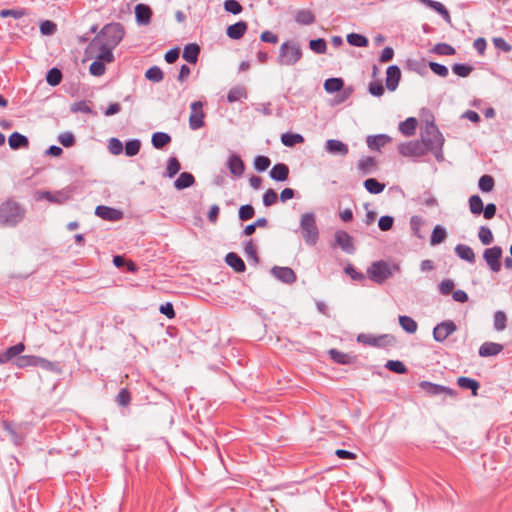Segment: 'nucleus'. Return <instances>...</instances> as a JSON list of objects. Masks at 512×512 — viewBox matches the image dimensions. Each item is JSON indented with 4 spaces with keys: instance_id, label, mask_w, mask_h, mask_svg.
Returning <instances> with one entry per match:
<instances>
[{
    "instance_id": "nucleus-1",
    "label": "nucleus",
    "mask_w": 512,
    "mask_h": 512,
    "mask_svg": "<svg viewBox=\"0 0 512 512\" xmlns=\"http://www.w3.org/2000/svg\"><path fill=\"white\" fill-rule=\"evenodd\" d=\"M444 142L441 130H420L419 139L399 143L397 151L401 156L410 158L414 162L430 152L437 162H442L444 161Z\"/></svg>"
},
{
    "instance_id": "nucleus-2",
    "label": "nucleus",
    "mask_w": 512,
    "mask_h": 512,
    "mask_svg": "<svg viewBox=\"0 0 512 512\" xmlns=\"http://www.w3.org/2000/svg\"><path fill=\"white\" fill-rule=\"evenodd\" d=\"M123 36L124 30L119 23L105 25L88 44V53L95 56V53L100 51L102 59L111 63L114 60L112 50L119 44Z\"/></svg>"
},
{
    "instance_id": "nucleus-3",
    "label": "nucleus",
    "mask_w": 512,
    "mask_h": 512,
    "mask_svg": "<svg viewBox=\"0 0 512 512\" xmlns=\"http://www.w3.org/2000/svg\"><path fill=\"white\" fill-rule=\"evenodd\" d=\"M26 213L24 205L8 198L0 204V227H16L25 219Z\"/></svg>"
},
{
    "instance_id": "nucleus-4",
    "label": "nucleus",
    "mask_w": 512,
    "mask_h": 512,
    "mask_svg": "<svg viewBox=\"0 0 512 512\" xmlns=\"http://www.w3.org/2000/svg\"><path fill=\"white\" fill-rule=\"evenodd\" d=\"M399 271V265H390L385 260H378L372 262L371 265L367 268V276L371 281L377 284H383L386 280L393 276L394 272Z\"/></svg>"
},
{
    "instance_id": "nucleus-5",
    "label": "nucleus",
    "mask_w": 512,
    "mask_h": 512,
    "mask_svg": "<svg viewBox=\"0 0 512 512\" xmlns=\"http://www.w3.org/2000/svg\"><path fill=\"white\" fill-rule=\"evenodd\" d=\"M300 229L305 243L315 246L319 240V229L313 212H307L301 216Z\"/></svg>"
},
{
    "instance_id": "nucleus-6",
    "label": "nucleus",
    "mask_w": 512,
    "mask_h": 512,
    "mask_svg": "<svg viewBox=\"0 0 512 512\" xmlns=\"http://www.w3.org/2000/svg\"><path fill=\"white\" fill-rule=\"evenodd\" d=\"M301 56L302 51L298 44L286 42L280 47L278 62L280 65L291 66L296 64Z\"/></svg>"
},
{
    "instance_id": "nucleus-7",
    "label": "nucleus",
    "mask_w": 512,
    "mask_h": 512,
    "mask_svg": "<svg viewBox=\"0 0 512 512\" xmlns=\"http://www.w3.org/2000/svg\"><path fill=\"white\" fill-rule=\"evenodd\" d=\"M356 340H357V342H359L363 345H368V346H373V347H378V348H385L388 346H392L396 342L395 337L391 334H382V335L376 336L373 334L360 333L357 336Z\"/></svg>"
},
{
    "instance_id": "nucleus-8",
    "label": "nucleus",
    "mask_w": 512,
    "mask_h": 512,
    "mask_svg": "<svg viewBox=\"0 0 512 512\" xmlns=\"http://www.w3.org/2000/svg\"><path fill=\"white\" fill-rule=\"evenodd\" d=\"M419 387L428 396L445 395V396H448V397H451V398H456L457 395H458L456 390H454V389H452V388H450L448 386L436 384V383H433V382H430V381H426V380L421 381L419 383Z\"/></svg>"
},
{
    "instance_id": "nucleus-9",
    "label": "nucleus",
    "mask_w": 512,
    "mask_h": 512,
    "mask_svg": "<svg viewBox=\"0 0 512 512\" xmlns=\"http://www.w3.org/2000/svg\"><path fill=\"white\" fill-rule=\"evenodd\" d=\"M501 257H502V248L500 246H493L491 248H487L483 252V258L486 261L492 272H499L501 270Z\"/></svg>"
},
{
    "instance_id": "nucleus-10",
    "label": "nucleus",
    "mask_w": 512,
    "mask_h": 512,
    "mask_svg": "<svg viewBox=\"0 0 512 512\" xmlns=\"http://www.w3.org/2000/svg\"><path fill=\"white\" fill-rule=\"evenodd\" d=\"M456 330L457 326L454 321L445 320L434 327L433 338L436 342L442 343Z\"/></svg>"
},
{
    "instance_id": "nucleus-11",
    "label": "nucleus",
    "mask_w": 512,
    "mask_h": 512,
    "mask_svg": "<svg viewBox=\"0 0 512 512\" xmlns=\"http://www.w3.org/2000/svg\"><path fill=\"white\" fill-rule=\"evenodd\" d=\"M102 54L100 51L96 52L95 53V56H92L88 53V47L85 49V55H84V59L83 61H86V60H93L92 63L90 64V67H89V72L93 75V76H96V77H99V76H102L105 71H106V67H105V64L108 63L107 60L105 59H102V57H100Z\"/></svg>"
},
{
    "instance_id": "nucleus-12",
    "label": "nucleus",
    "mask_w": 512,
    "mask_h": 512,
    "mask_svg": "<svg viewBox=\"0 0 512 512\" xmlns=\"http://www.w3.org/2000/svg\"><path fill=\"white\" fill-rule=\"evenodd\" d=\"M69 196L62 192V191H57L55 193H52L50 191H36L35 192V195H34V199L36 201H41V200H47L51 203H55V204H63L64 202H66L68 200Z\"/></svg>"
},
{
    "instance_id": "nucleus-13",
    "label": "nucleus",
    "mask_w": 512,
    "mask_h": 512,
    "mask_svg": "<svg viewBox=\"0 0 512 512\" xmlns=\"http://www.w3.org/2000/svg\"><path fill=\"white\" fill-rule=\"evenodd\" d=\"M335 242L344 252L348 254H353L355 252L353 238L348 232L344 230L336 231Z\"/></svg>"
},
{
    "instance_id": "nucleus-14",
    "label": "nucleus",
    "mask_w": 512,
    "mask_h": 512,
    "mask_svg": "<svg viewBox=\"0 0 512 512\" xmlns=\"http://www.w3.org/2000/svg\"><path fill=\"white\" fill-rule=\"evenodd\" d=\"M205 114L203 112V105L200 101L191 104V113L189 116V123L191 128H200L204 125Z\"/></svg>"
},
{
    "instance_id": "nucleus-15",
    "label": "nucleus",
    "mask_w": 512,
    "mask_h": 512,
    "mask_svg": "<svg viewBox=\"0 0 512 512\" xmlns=\"http://www.w3.org/2000/svg\"><path fill=\"white\" fill-rule=\"evenodd\" d=\"M271 274L285 284H292L297 280L296 273L290 267L274 266Z\"/></svg>"
},
{
    "instance_id": "nucleus-16",
    "label": "nucleus",
    "mask_w": 512,
    "mask_h": 512,
    "mask_svg": "<svg viewBox=\"0 0 512 512\" xmlns=\"http://www.w3.org/2000/svg\"><path fill=\"white\" fill-rule=\"evenodd\" d=\"M95 214L107 221H119L123 218V212L121 210L104 205L97 206Z\"/></svg>"
},
{
    "instance_id": "nucleus-17",
    "label": "nucleus",
    "mask_w": 512,
    "mask_h": 512,
    "mask_svg": "<svg viewBox=\"0 0 512 512\" xmlns=\"http://www.w3.org/2000/svg\"><path fill=\"white\" fill-rule=\"evenodd\" d=\"M25 350V345L22 342L8 347L4 352L0 353V364H6L12 359H16Z\"/></svg>"
},
{
    "instance_id": "nucleus-18",
    "label": "nucleus",
    "mask_w": 512,
    "mask_h": 512,
    "mask_svg": "<svg viewBox=\"0 0 512 512\" xmlns=\"http://www.w3.org/2000/svg\"><path fill=\"white\" fill-rule=\"evenodd\" d=\"M328 355L335 363L341 364V365L354 364L357 360V357L355 355L341 352L335 348L330 349L328 351Z\"/></svg>"
},
{
    "instance_id": "nucleus-19",
    "label": "nucleus",
    "mask_w": 512,
    "mask_h": 512,
    "mask_svg": "<svg viewBox=\"0 0 512 512\" xmlns=\"http://www.w3.org/2000/svg\"><path fill=\"white\" fill-rule=\"evenodd\" d=\"M326 151L333 155L345 156L349 152L348 146L340 140L329 139L325 144Z\"/></svg>"
},
{
    "instance_id": "nucleus-20",
    "label": "nucleus",
    "mask_w": 512,
    "mask_h": 512,
    "mask_svg": "<svg viewBox=\"0 0 512 512\" xmlns=\"http://www.w3.org/2000/svg\"><path fill=\"white\" fill-rule=\"evenodd\" d=\"M503 350V345L495 342H484L478 350L480 357L496 356Z\"/></svg>"
},
{
    "instance_id": "nucleus-21",
    "label": "nucleus",
    "mask_w": 512,
    "mask_h": 512,
    "mask_svg": "<svg viewBox=\"0 0 512 512\" xmlns=\"http://www.w3.org/2000/svg\"><path fill=\"white\" fill-rule=\"evenodd\" d=\"M225 262L237 273H243L246 270V265L243 259L235 252H229L226 254Z\"/></svg>"
},
{
    "instance_id": "nucleus-22",
    "label": "nucleus",
    "mask_w": 512,
    "mask_h": 512,
    "mask_svg": "<svg viewBox=\"0 0 512 512\" xmlns=\"http://www.w3.org/2000/svg\"><path fill=\"white\" fill-rule=\"evenodd\" d=\"M8 144L12 150L27 149L29 147V140L25 135L15 131L9 136Z\"/></svg>"
},
{
    "instance_id": "nucleus-23",
    "label": "nucleus",
    "mask_w": 512,
    "mask_h": 512,
    "mask_svg": "<svg viewBox=\"0 0 512 512\" xmlns=\"http://www.w3.org/2000/svg\"><path fill=\"white\" fill-rule=\"evenodd\" d=\"M377 167V161L372 156H363L359 159L357 168L363 175L371 174Z\"/></svg>"
},
{
    "instance_id": "nucleus-24",
    "label": "nucleus",
    "mask_w": 512,
    "mask_h": 512,
    "mask_svg": "<svg viewBox=\"0 0 512 512\" xmlns=\"http://www.w3.org/2000/svg\"><path fill=\"white\" fill-rule=\"evenodd\" d=\"M228 169L231 174L236 177L242 176L245 170V165L243 160L238 155H231L227 162Z\"/></svg>"
},
{
    "instance_id": "nucleus-25",
    "label": "nucleus",
    "mask_w": 512,
    "mask_h": 512,
    "mask_svg": "<svg viewBox=\"0 0 512 512\" xmlns=\"http://www.w3.org/2000/svg\"><path fill=\"white\" fill-rule=\"evenodd\" d=\"M289 167L285 163H277L270 170V177L274 181L284 182L288 179Z\"/></svg>"
},
{
    "instance_id": "nucleus-26",
    "label": "nucleus",
    "mask_w": 512,
    "mask_h": 512,
    "mask_svg": "<svg viewBox=\"0 0 512 512\" xmlns=\"http://www.w3.org/2000/svg\"><path fill=\"white\" fill-rule=\"evenodd\" d=\"M401 77V71L397 66H390L386 71V86L389 90L396 89Z\"/></svg>"
},
{
    "instance_id": "nucleus-27",
    "label": "nucleus",
    "mask_w": 512,
    "mask_h": 512,
    "mask_svg": "<svg viewBox=\"0 0 512 512\" xmlns=\"http://www.w3.org/2000/svg\"><path fill=\"white\" fill-rule=\"evenodd\" d=\"M36 367H40L45 371H49L58 375L62 373V367L60 362L50 361L40 356L37 357Z\"/></svg>"
},
{
    "instance_id": "nucleus-28",
    "label": "nucleus",
    "mask_w": 512,
    "mask_h": 512,
    "mask_svg": "<svg viewBox=\"0 0 512 512\" xmlns=\"http://www.w3.org/2000/svg\"><path fill=\"white\" fill-rule=\"evenodd\" d=\"M390 140L391 138L386 134L368 136L367 145L371 150L380 151Z\"/></svg>"
},
{
    "instance_id": "nucleus-29",
    "label": "nucleus",
    "mask_w": 512,
    "mask_h": 512,
    "mask_svg": "<svg viewBox=\"0 0 512 512\" xmlns=\"http://www.w3.org/2000/svg\"><path fill=\"white\" fill-rule=\"evenodd\" d=\"M152 11L149 6L137 4L135 7V16L138 23L147 25L150 22Z\"/></svg>"
},
{
    "instance_id": "nucleus-30",
    "label": "nucleus",
    "mask_w": 512,
    "mask_h": 512,
    "mask_svg": "<svg viewBox=\"0 0 512 512\" xmlns=\"http://www.w3.org/2000/svg\"><path fill=\"white\" fill-rule=\"evenodd\" d=\"M457 385L462 389L471 390L473 396L478 395L480 383L475 379L461 376L457 378Z\"/></svg>"
},
{
    "instance_id": "nucleus-31",
    "label": "nucleus",
    "mask_w": 512,
    "mask_h": 512,
    "mask_svg": "<svg viewBox=\"0 0 512 512\" xmlns=\"http://www.w3.org/2000/svg\"><path fill=\"white\" fill-rule=\"evenodd\" d=\"M172 141V138L169 134L165 132H155L152 135L151 143L155 149L161 150L168 146Z\"/></svg>"
},
{
    "instance_id": "nucleus-32",
    "label": "nucleus",
    "mask_w": 512,
    "mask_h": 512,
    "mask_svg": "<svg viewBox=\"0 0 512 512\" xmlns=\"http://www.w3.org/2000/svg\"><path fill=\"white\" fill-rule=\"evenodd\" d=\"M247 31V23L240 21L227 27L226 34L231 39H240Z\"/></svg>"
},
{
    "instance_id": "nucleus-33",
    "label": "nucleus",
    "mask_w": 512,
    "mask_h": 512,
    "mask_svg": "<svg viewBox=\"0 0 512 512\" xmlns=\"http://www.w3.org/2000/svg\"><path fill=\"white\" fill-rule=\"evenodd\" d=\"M195 183V177L190 172H182L179 177L174 181V187L177 190H184L193 186Z\"/></svg>"
},
{
    "instance_id": "nucleus-34",
    "label": "nucleus",
    "mask_w": 512,
    "mask_h": 512,
    "mask_svg": "<svg viewBox=\"0 0 512 512\" xmlns=\"http://www.w3.org/2000/svg\"><path fill=\"white\" fill-rule=\"evenodd\" d=\"M455 253L462 260H465V261H467L469 263H474L475 262L474 251H473V249L470 246H468L466 244H458L455 247Z\"/></svg>"
},
{
    "instance_id": "nucleus-35",
    "label": "nucleus",
    "mask_w": 512,
    "mask_h": 512,
    "mask_svg": "<svg viewBox=\"0 0 512 512\" xmlns=\"http://www.w3.org/2000/svg\"><path fill=\"white\" fill-rule=\"evenodd\" d=\"M399 324L401 328L409 334L415 333L418 328L417 322L412 317L407 315L399 316Z\"/></svg>"
},
{
    "instance_id": "nucleus-36",
    "label": "nucleus",
    "mask_w": 512,
    "mask_h": 512,
    "mask_svg": "<svg viewBox=\"0 0 512 512\" xmlns=\"http://www.w3.org/2000/svg\"><path fill=\"white\" fill-rule=\"evenodd\" d=\"M199 52H200V48L197 44H188L184 48L183 58L186 61L194 64L198 60Z\"/></svg>"
},
{
    "instance_id": "nucleus-37",
    "label": "nucleus",
    "mask_w": 512,
    "mask_h": 512,
    "mask_svg": "<svg viewBox=\"0 0 512 512\" xmlns=\"http://www.w3.org/2000/svg\"><path fill=\"white\" fill-rule=\"evenodd\" d=\"M365 189L371 194H380L385 189V184L375 178H368L363 182Z\"/></svg>"
},
{
    "instance_id": "nucleus-38",
    "label": "nucleus",
    "mask_w": 512,
    "mask_h": 512,
    "mask_svg": "<svg viewBox=\"0 0 512 512\" xmlns=\"http://www.w3.org/2000/svg\"><path fill=\"white\" fill-rule=\"evenodd\" d=\"M37 357L36 355H20L15 359L14 364L21 369L36 367Z\"/></svg>"
},
{
    "instance_id": "nucleus-39",
    "label": "nucleus",
    "mask_w": 512,
    "mask_h": 512,
    "mask_svg": "<svg viewBox=\"0 0 512 512\" xmlns=\"http://www.w3.org/2000/svg\"><path fill=\"white\" fill-rule=\"evenodd\" d=\"M447 237L446 229L441 225H436L430 237V244L435 246L442 243Z\"/></svg>"
},
{
    "instance_id": "nucleus-40",
    "label": "nucleus",
    "mask_w": 512,
    "mask_h": 512,
    "mask_svg": "<svg viewBox=\"0 0 512 512\" xmlns=\"http://www.w3.org/2000/svg\"><path fill=\"white\" fill-rule=\"evenodd\" d=\"M419 125L424 128H433L435 125V118L432 112L428 109H422L419 114Z\"/></svg>"
},
{
    "instance_id": "nucleus-41",
    "label": "nucleus",
    "mask_w": 512,
    "mask_h": 512,
    "mask_svg": "<svg viewBox=\"0 0 512 512\" xmlns=\"http://www.w3.org/2000/svg\"><path fill=\"white\" fill-rule=\"evenodd\" d=\"M281 141H282L283 145H285L287 147H293L296 144L304 142V138L302 135H300L298 133L286 132L281 135Z\"/></svg>"
},
{
    "instance_id": "nucleus-42",
    "label": "nucleus",
    "mask_w": 512,
    "mask_h": 512,
    "mask_svg": "<svg viewBox=\"0 0 512 512\" xmlns=\"http://www.w3.org/2000/svg\"><path fill=\"white\" fill-rule=\"evenodd\" d=\"M469 209L473 215H480L484 209V204L479 195H472L469 200Z\"/></svg>"
},
{
    "instance_id": "nucleus-43",
    "label": "nucleus",
    "mask_w": 512,
    "mask_h": 512,
    "mask_svg": "<svg viewBox=\"0 0 512 512\" xmlns=\"http://www.w3.org/2000/svg\"><path fill=\"white\" fill-rule=\"evenodd\" d=\"M495 180L491 175H482L478 181V187L483 193H489L494 189Z\"/></svg>"
},
{
    "instance_id": "nucleus-44",
    "label": "nucleus",
    "mask_w": 512,
    "mask_h": 512,
    "mask_svg": "<svg viewBox=\"0 0 512 512\" xmlns=\"http://www.w3.org/2000/svg\"><path fill=\"white\" fill-rule=\"evenodd\" d=\"M141 149V141L139 139H130L125 143L124 151L128 157L136 156Z\"/></svg>"
},
{
    "instance_id": "nucleus-45",
    "label": "nucleus",
    "mask_w": 512,
    "mask_h": 512,
    "mask_svg": "<svg viewBox=\"0 0 512 512\" xmlns=\"http://www.w3.org/2000/svg\"><path fill=\"white\" fill-rule=\"evenodd\" d=\"M247 97V91L245 89V87L243 86H236V87H233L232 89H230V91L228 92V101L229 102H236V101H241L242 99H245Z\"/></svg>"
},
{
    "instance_id": "nucleus-46",
    "label": "nucleus",
    "mask_w": 512,
    "mask_h": 512,
    "mask_svg": "<svg viewBox=\"0 0 512 512\" xmlns=\"http://www.w3.org/2000/svg\"><path fill=\"white\" fill-rule=\"evenodd\" d=\"M181 170V164L176 157H170L167 160L165 176L173 178Z\"/></svg>"
},
{
    "instance_id": "nucleus-47",
    "label": "nucleus",
    "mask_w": 512,
    "mask_h": 512,
    "mask_svg": "<svg viewBox=\"0 0 512 512\" xmlns=\"http://www.w3.org/2000/svg\"><path fill=\"white\" fill-rule=\"evenodd\" d=\"M296 21L303 25H309L314 23L315 16L310 10H300L296 13Z\"/></svg>"
},
{
    "instance_id": "nucleus-48",
    "label": "nucleus",
    "mask_w": 512,
    "mask_h": 512,
    "mask_svg": "<svg viewBox=\"0 0 512 512\" xmlns=\"http://www.w3.org/2000/svg\"><path fill=\"white\" fill-rule=\"evenodd\" d=\"M344 82L341 78H330L324 82V89L328 93H334L342 89Z\"/></svg>"
},
{
    "instance_id": "nucleus-49",
    "label": "nucleus",
    "mask_w": 512,
    "mask_h": 512,
    "mask_svg": "<svg viewBox=\"0 0 512 512\" xmlns=\"http://www.w3.org/2000/svg\"><path fill=\"white\" fill-rule=\"evenodd\" d=\"M494 328L497 331H503L507 326V316L506 314L498 310L494 313V319H493Z\"/></svg>"
},
{
    "instance_id": "nucleus-50",
    "label": "nucleus",
    "mask_w": 512,
    "mask_h": 512,
    "mask_svg": "<svg viewBox=\"0 0 512 512\" xmlns=\"http://www.w3.org/2000/svg\"><path fill=\"white\" fill-rule=\"evenodd\" d=\"M385 367L389 371L397 373V374H405L408 371L405 364L399 360H388L387 363L385 364Z\"/></svg>"
},
{
    "instance_id": "nucleus-51",
    "label": "nucleus",
    "mask_w": 512,
    "mask_h": 512,
    "mask_svg": "<svg viewBox=\"0 0 512 512\" xmlns=\"http://www.w3.org/2000/svg\"><path fill=\"white\" fill-rule=\"evenodd\" d=\"M347 42L356 47H366L368 45V39L360 34L351 33L347 35Z\"/></svg>"
},
{
    "instance_id": "nucleus-52",
    "label": "nucleus",
    "mask_w": 512,
    "mask_h": 512,
    "mask_svg": "<svg viewBox=\"0 0 512 512\" xmlns=\"http://www.w3.org/2000/svg\"><path fill=\"white\" fill-rule=\"evenodd\" d=\"M244 251L249 259H252L255 263L259 262V256L257 253V246L253 239L248 240L244 245Z\"/></svg>"
},
{
    "instance_id": "nucleus-53",
    "label": "nucleus",
    "mask_w": 512,
    "mask_h": 512,
    "mask_svg": "<svg viewBox=\"0 0 512 512\" xmlns=\"http://www.w3.org/2000/svg\"><path fill=\"white\" fill-rule=\"evenodd\" d=\"M271 164L269 157L264 155H258L254 158V168L258 172L266 171Z\"/></svg>"
},
{
    "instance_id": "nucleus-54",
    "label": "nucleus",
    "mask_w": 512,
    "mask_h": 512,
    "mask_svg": "<svg viewBox=\"0 0 512 512\" xmlns=\"http://www.w3.org/2000/svg\"><path fill=\"white\" fill-rule=\"evenodd\" d=\"M255 215V209L251 204L242 205L238 211V217L241 221H248Z\"/></svg>"
},
{
    "instance_id": "nucleus-55",
    "label": "nucleus",
    "mask_w": 512,
    "mask_h": 512,
    "mask_svg": "<svg viewBox=\"0 0 512 512\" xmlns=\"http://www.w3.org/2000/svg\"><path fill=\"white\" fill-rule=\"evenodd\" d=\"M108 150L112 155H120L124 151L123 143L115 137H112L108 141Z\"/></svg>"
},
{
    "instance_id": "nucleus-56",
    "label": "nucleus",
    "mask_w": 512,
    "mask_h": 512,
    "mask_svg": "<svg viewBox=\"0 0 512 512\" xmlns=\"http://www.w3.org/2000/svg\"><path fill=\"white\" fill-rule=\"evenodd\" d=\"M61 80L62 73L59 69L52 68L48 71L46 75V81L48 82V84H50L51 86H57L58 84H60Z\"/></svg>"
},
{
    "instance_id": "nucleus-57",
    "label": "nucleus",
    "mask_w": 512,
    "mask_h": 512,
    "mask_svg": "<svg viewBox=\"0 0 512 512\" xmlns=\"http://www.w3.org/2000/svg\"><path fill=\"white\" fill-rule=\"evenodd\" d=\"M479 240L483 245H489L493 242V234L487 226H481L478 231Z\"/></svg>"
},
{
    "instance_id": "nucleus-58",
    "label": "nucleus",
    "mask_w": 512,
    "mask_h": 512,
    "mask_svg": "<svg viewBox=\"0 0 512 512\" xmlns=\"http://www.w3.org/2000/svg\"><path fill=\"white\" fill-rule=\"evenodd\" d=\"M116 403L119 406L127 407L131 402V393L127 388H122L116 396Z\"/></svg>"
},
{
    "instance_id": "nucleus-59",
    "label": "nucleus",
    "mask_w": 512,
    "mask_h": 512,
    "mask_svg": "<svg viewBox=\"0 0 512 512\" xmlns=\"http://www.w3.org/2000/svg\"><path fill=\"white\" fill-rule=\"evenodd\" d=\"M428 7L439 13L447 22H450V14L442 3L430 0V4L428 5Z\"/></svg>"
},
{
    "instance_id": "nucleus-60",
    "label": "nucleus",
    "mask_w": 512,
    "mask_h": 512,
    "mask_svg": "<svg viewBox=\"0 0 512 512\" xmlns=\"http://www.w3.org/2000/svg\"><path fill=\"white\" fill-rule=\"evenodd\" d=\"M145 76L150 81L160 82L163 79V72L159 67L153 66L146 71Z\"/></svg>"
},
{
    "instance_id": "nucleus-61",
    "label": "nucleus",
    "mask_w": 512,
    "mask_h": 512,
    "mask_svg": "<svg viewBox=\"0 0 512 512\" xmlns=\"http://www.w3.org/2000/svg\"><path fill=\"white\" fill-rule=\"evenodd\" d=\"M58 141L65 147L69 148L75 145V136L71 132H65L58 136Z\"/></svg>"
},
{
    "instance_id": "nucleus-62",
    "label": "nucleus",
    "mask_w": 512,
    "mask_h": 512,
    "mask_svg": "<svg viewBox=\"0 0 512 512\" xmlns=\"http://www.w3.org/2000/svg\"><path fill=\"white\" fill-rule=\"evenodd\" d=\"M278 200V195L275 190L268 189L263 195V205L266 207H270L274 205Z\"/></svg>"
},
{
    "instance_id": "nucleus-63",
    "label": "nucleus",
    "mask_w": 512,
    "mask_h": 512,
    "mask_svg": "<svg viewBox=\"0 0 512 512\" xmlns=\"http://www.w3.org/2000/svg\"><path fill=\"white\" fill-rule=\"evenodd\" d=\"M433 51L438 55H454L455 54V49L451 45L446 44V43L437 44L434 47Z\"/></svg>"
},
{
    "instance_id": "nucleus-64",
    "label": "nucleus",
    "mask_w": 512,
    "mask_h": 512,
    "mask_svg": "<svg viewBox=\"0 0 512 512\" xmlns=\"http://www.w3.org/2000/svg\"><path fill=\"white\" fill-rule=\"evenodd\" d=\"M224 8L227 12H230L235 15L242 12L241 4L236 0H226L224 2Z\"/></svg>"
}]
</instances>
